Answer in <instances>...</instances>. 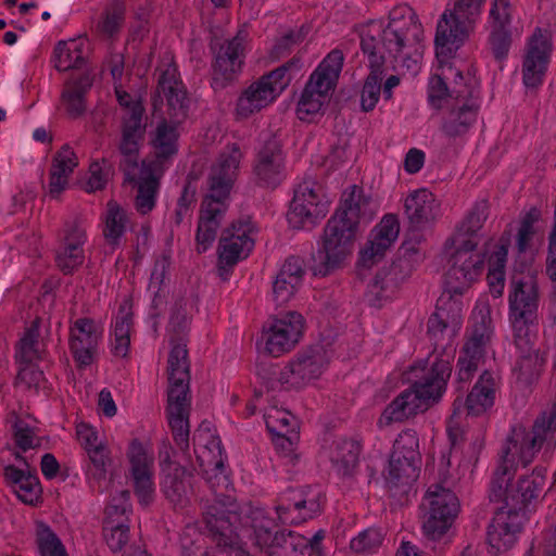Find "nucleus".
Segmentation results:
<instances>
[{
  "label": "nucleus",
  "mask_w": 556,
  "mask_h": 556,
  "mask_svg": "<svg viewBox=\"0 0 556 556\" xmlns=\"http://www.w3.org/2000/svg\"><path fill=\"white\" fill-rule=\"evenodd\" d=\"M491 332L490 308L489 304L483 301L478 303L473 309V329L458 358V383L471 380L483 362Z\"/></svg>",
  "instance_id": "nucleus-14"
},
{
  "label": "nucleus",
  "mask_w": 556,
  "mask_h": 556,
  "mask_svg": "<svg viewBox=\"0 0 556 556\" xmlns=\"http://www.w3.org/2000/svg\"><path fill=\"white\" fill-rule=\"evenodd\" d=\"M375 213L374 203L361 188L352 186L344 191L340 207L325 227L316 275L326 276L346 261L352 254L358 226L368 223Z\"/></svg>",
  "instance_id": "nucleus-2"
},
{
  "label": "nucleus",
  "mask_w": 556,
  "mask_h": 556,
  "mask_svg": "<svg viewBox=\"0 0 556 556\" xmlns=\"http://www.w3.org/2000/svg\"><path fill=\"white\" fill-rule=\"evenodd\" d=\"M452 357V353H445V357L432 356V359L428 358L424 365L414 366L412 374L415 380L412 388L400 393L384 408L379 424L389 426L392 422H401L427 409L430 403L439 400L451 376Z\"/></svg>",
  "instance_id": "nucleus-3"
},
{
  "label": "nucleus",
  "mask_w": 556,
  "mask_h": 556,
  "mask_svg": "<svg viewBox=\"0 0 556 556\" xmlns=\"http://www.w3.org/2000/svg\"><path fill=\"white\" fill-rule=\"evenodd\" d=\"M421 528L431 541L441 540L453 526L460 510L455 492L441 483L431 484L421 501Z\"/></svg>",
  "instance_id": "nucleus-11"
},
{
  "label": "nucleus",
  "mask_w": 556,
  "mask_h": 556,
  "mask_svg": "<svg viewBox=\"0 0 556 556\" xmlns=\"http://www.w3.org/2000/svg\"><path fill=\"white\" fill-rule=\"evenodd\" d=\"M391 456H394V462L403 457L406 460L420 463L419 441L414 430H405L399 434Z\"/></svg>",
  "instance_id": "nucleus-56"
},
{
  "label": "nucleus",
  "mask_w": 556,
  "mask_h": 556,
  "mask_svg": "<svg viewBox=\"0 0 556 556\" xmlns=\"http://www.w3.org/2000/svg\"><path fill=\"white\" fill-rule=\"evenodd\" d=\"M422 27L416 16L406 4L393 8L389 13L388 24L382 26L380 22L370 23L362 33L361 47L368 56L370 67H381L386 54L395 63L400 60L405 48L421 40Z\"/></svg>",
  "instance_id": "nucleus-4"
},
{
  "label": "nucleus",
  "mask_w": 556,
  "mask_h": 556,
  "mask_svg": "<svg viewBox=\"0 0 556 556\" xmlns=\"http://www.w3.org/2000/svg\"><path fill=\"white\" fill-rule=\"evenodd\" d=\"M190 317L188 315L187 303L176 302L172 308L167 332L169 342L186 341L189 330Z\"/></svg>",
  "instance_id": "nucleus-54"
},
{
  "label": "nucleus",
  "mask_w": 556,
  "mask_h": 556,
  "mask_svg": "<svg viewBox=\"0 0 556 556\" xmlns=\"http://www.w3.org/2000/svg\"><path fill=\"white\" fill-rule=\"evenodd\" d=\"M43 354V344L39 341V321L35 320L20 339L16 346L15 358L26 365L42 359Z\"/></svg>",
  "instance_id": "nucleus-46"
},
{
  "label": "nucleus",
  "mask_w": 556,
  "mask_h": 556,
  "mask_svg": "<svg viewBox=\"0 0 556 556\" xmlns=\"http://www.w3.org/2000/svg\"><path fill=\"white\" fill-rule=\"evenodd\" d=\"M381 81V67H371V72L365 80L361 94V105L363 111L369 112L375 109L380 98Z\"/></svg>",
  "instance_id": "nucleus-58"
},
{
  "label": "nucleus",
  "mask_w": 556,
  "mask_h": 556,
  "mask_svg": "<svg viewBox=\"0 0 556 556\" xmlns=\"http://www.w3.org/2000/svg\"><path fill=\"white\" fill-rule=\"evenodd\" d=\"M86 241V228L80 220L73 219L65 223L61 245L55 257L56 264L62 271L70 274L83 264Z\"/></svg>",
  "instance_id": "nucleus-30"
},
{
  "label": "nucleus",
  "mask_w": 556,
  "mask_h": 556,
  "mask_svg": "<svg viewBox=\"0 0 556 556\" xmlns=\"http://www.w3.org/2000/svg\"><path fill=\"white\" fill-rule=\"evenodd\" d=\"M103 329L89 318H78L71 326L70 350L78 367L92 364L102 339Z\"/></svg>",
  "instance_id": "nucleus-26"
},
{
  "label": "nucleus",
  "mask_w": 556,
  "mask_h": 556,
  "mask_svg": "<svg viewBox=\"0 0 556 556\" xmlns=\"http://www.w3.org/2000/svg\"><path fill=\"white\" fill-rule=\"evenodd\" d=\"M125 10L124 0H112L103 12L99 24L100 31L110 37L117 34L124 24Z\"/></svg>",
  "instance_id": "nucleus-57"
},
{
  "label": "nucleus",
  "mask_w": 556,
  "mask_h": 556,
  "mask_svg": "<svg viewBox=\"0 0 556 556\" xmlns=\"http://www.w3.org/2000/svg\"><path fill=\"white\" fill-rule=\"evenodd\" d=\"M342 51L334 49L320 62L312 73L298 103V116L311 121L320 112L336 87L343 65Z\"/></svg>",
  "instance_id": "nucleus-12"
},
{
  "label": "nucleus",
  "mask_w": 556,
  "mask_h": 556,
  "mask_svg": "<svg viewBox=\"0 0 556 556\" xmlns=\"http://www.w3.org/2000/svg\"><path fill=\"white\" fill-rule=\"evenodd\" d=\"M283 156L280 142L271 134H265L263 144L257 153L254 172L267 186H275L280 180Z\"/></svg>",
  "instance_id": "nucleus-35"
},
{
  "label": "nucleus",
  "mask_w": 556,
  "mask_h": 556,
  "mask_svg": "<svg viewBox=\"0 0 556 556\" xmlns=\"http://www.w3.org/2000/svg\"><path fill=\"white\" fill-rule=\"evenodd\" d=\"M473 30L468 22L459 20L446 9L438 21L435 33L437 56L446 58L455 52Z\"/></svg>",
  "instance_id": "nucleus-33"
},
{
  "label": "nucleus",
  "mask_w": 556,
  "mask_h": 556,
  "mask_svg": "<svg viewBox=\"0 0 556 556\" xmlns=\"http://www.w3.org/2000/svg\"><path fill=\"white\" fill-rule=\"evenodd\" d=\"M419 465L420 463L418 462L406 460L403 457L399 462H394V456H391L386 473V481L389 488L410 485L418 477Z\"/></svg>",
  "instance_id": "nucleus-47"
},
{
  "label": "nucleus",
  "mask_w": 556,
  "mask_h": 556,
  "mask_svg": "<svg viewBox=\"0 0 556 556\" xmlns=\"http://www.w3.org/2000/svg\"><path fill=\"white\" fill-rule=\"evenodd\" d=\"M508 300L514 334L536 333L539 291L535 280L530 276L514 278Z\"/></svg>",
  "instance_id": "nucleus-15"
},
{
  "label": "nucleus",
  "mask_w": 556,
  "mask_h": 556,
  "mask_svg": "<svg viewBox=\"0 0 556 556\" xmlns=\"http://www.w3.org/2000/svg\"><path fill=\"white\" fill-rule=\"evenodd\" d=\"M254 231L249 218L240 219L225 229L218 244L219 264L231 267L247 258L254 247Z\"/></svg>",
  "instance_id": "nucleus-25"
},
{
  "label": "nucleus",
  "mask_w": 556,
  "mask_h": 556,
  "mask_svg": "<svg viewBox=\"0 0 556 556\" xmlns=\"http://www.w3.org/2000/svg\"><path fill=\"white\" fill-rule=\"evenodd\" d=\"M227 513L243 531L249 534L253 544L264 556H307V538L295 532H275V519L263 507L252 503L239 505L227 498Z\"/></svg>",
  "instance_id": "nucleus-7"
},
{
  "label": "nucleus",
  "mask_w": 556,
  "mask_h": 556,
  "mask_svg": "<svg viewBox=\"0 0 556 556\" xmlns=\"http://www.w3.org/2000/svg\"><path fill=\"white\" fill-rule=\"evenodd\" d=\"M507 242L501 243L489 257L488 281L491 293L498 298L505 287V266L507 261Z\"/></svg>",
  "instance_id": "nucleus-48"
},
{
  "label": "nucleus",
  "mask_w": 556,
  "mask_h": 556,
  "mask_svg": "<svg viewBox=\"0 0 556 556\" xmlns=\"http://www.w3.org/2000/svg\"><path fill=\"white\" fill-rule=\"evenodd\" d=\"M304 263L300 257H288L273 283V298L277 305L289 302L302 283Z\"/></svg>",
  "instance_id": "nucleus-38"
},
{
  "label": "nucleus",
  "mask_w": 556,
  "mask_h": 556,
  "mask_svg": "<svg viewBox=\"0 0 556 556\" xmlns=\"http://www.w3.org/2000/svg\"><path fill=\"white\" fill-rule=\"evenodd\" d=\"M404 211L409 223L416 228H421L440 215V203L432 192L421 188L405 198Z\"/></svg>",
  "instance_id": "nucleus-37"
},
{
  "label": "nucleus",
  "mask_w": 556,
  "mask_h": 556,
  "mask_svg": "<svg viewBox=\"0 0 556 556\" xmlns=\"http://www.w3.org/2000/svg\"><path fill=\"white\" fill-rule=\"evenodd\" d=\"M320 510L318 493L309 486L285 491L278 498L276 514L282 523L298 525L312 519Z\"/></svg>",
  "instance_id": "nucleus-24"
},
{
  "label": "nucleus",
  "mask_w": 556,
  "mask_h": 556,
  "mask_svg": "<svg viewBox=\"0 0 556 556\" xmlns=\"http://www.w3.org/2000/svg\"><path fill=\"white\" fill-rule=\"evenodd\" d=\"M91 86L89 76H81L77 81L68 83L62 92V101L66 108L67 113L72 117L80 116L85 110L84 97Z\"/></svg>",
  "instance_id": "nucleus-50"
},
{
  "label": "nucleus",
  "mask_w": 556,
  "mask_h": 556,
  "mask_svg": "<svg viewBox=\"0 0 556 556\" xmlns=\"http://www.w3.org/2000/svg\"><path fill=\"white\" fill-rule=\"evenodd\" d=\"M400 226L394 215L384 216L372 229L366 247L361 252V262L364 266H371L383 256L386 251L397 239Z\"/></svg>",
  "instance_id": "nucleus-36"
},
{
  "label": "nucleus",
  "mask_w": 556,
  "mask_h": 556,
  "mask_svg": "<svg viewBox=\"0 0 556 556\" xmlns=\"http://www.w3.org/2000/svg\"><path fill=\"white\" fill-rule=\"evenodd\" d=\"M89 460L87 476L93 481L101 482L106 479L108 468L112 463L111 452L106 443L93 446L86 452Z\"/></svg>",
  "instance_id": "nucleus-53"
},
{
  "label": "nucleus",
  "mask_w": 556,
  "mask_h": 556,
  "mask_svg": "<svg viewBox=\"0 0 556 556\" xmlns=\"http://www.w3.org/2000/svg\"><path fill=\"white\" fill-rule=\"evenodd\" d=\"M552 45L547 31L536 29L528 42V50L523 60L522 79L527 88H536L543 83Z\"/></svg>",
  "instance_id": "nucleus-27"
},
{
  "label": "nucleus",
  "mask_w": 556,
  "mask_h": 556,
  "mask_svg": "<svg viewBox=\"0 0 556 556\" xmlns=\"http://www.w3.org/2000/svg\"><path fill=\"white\" fill-rule=\"evenodd\" d=\"M170 260L168 256H162L154 263L148 291L152 298V304L157 307L168 293Z\"/></svg>",
  "instance_id": "nucleus-49"
},
{
  "label": "nucleus",
  "mask_w": 556,
  "mask_h": 556,
  "mask_svg": "<svg viewBox=\"0 0 556 556\" xmlns=\"http://www.w3.org/2000/svg\"><path fill=\"white\" fill-rule=\"evenodd\" d=\"M78 160L73 149L65 144L53 156L49 170L48 195L59 199L68 187V180Z\"/></svg>",
  "instance_id": "nucleus-39"
},
{
  "label": "nucleus",
  "mask_w": 556,
  "mask_h": 556,
  "mask_svg": "<svg viewBox=\"0 0 556 556\" xmlns=\"http://www.w3.org/2000/svg\"><path fill=\"white\" fill-rule=\"evenodd\" d=\"M543 445H556V403L538 417L531 431L523 427L514 428L501 448L491 493L494 500L502 498L506 505L498 508L488 529V543L494 553L505 552L517 542L525 516L521 507L508 505V484L517 466L529 465Z\"/></svg>",
  "instance_id": "nucleus-1"
},
{
  "label": "nucleus",
  "mask_w": 556,
  "mask_h": 556,
  "mask_svg": "<svg viewBox=\"0 0 556 556\" xmlns=\"http://www.w3.org/2000/svg\"><path fill=\"white\" fill-rule=\"evenodd\" d=\"M484 0H455L448 12L464 22H468L473 28L477 18L480 16Z\"/></svg>",
  "instance_id": "nucleus-64"
},
{
  "label": "nucleus",
  "mask_w": 556,
  "mask_h": 556,
  "mask_svg": "<svg viewBox=\"0 0 556 556\" xmlns=\"http://www.w3.org/2000/svg\"><path fill=\"white\" fill-rule=\"evenodd\" d=\"M187 341L170 343L167 359L168 391L166 415L177 446L185 453L189 450V362Z\"/></svg>",
  "instance_id": "nucleus-8"
},
{
  "label": "nucleus",
  "mask_w": 556,
  "mask_h": 556,
  "mask_svg": "<svg viewBox=\"0 0 556 556\" xmlns=\"http://www.w3.org/2000/svg\"><path fill=\"white\" fill-rule=\"evenodd\" d=\"M88 42L85 38L60 41L54 49V66L60 72L79 68L85 61Z\"/></svg>",
  "instance_id": "nucleus-45"
},
{
  "label": "nucleus",
  "mask_w": 556,
  "mask_h": 556,
  "mask_svg": "<svg viewBox=\"0 0 556 556\" xmlns=\"http://www.w3.org/2000/svg\"><path fill=\"white\" fill-rule=\"evenodd\" d=\"M242 153L237 144L227 147L212 166L208 175V193L201 206L197 229V250L205 252L215 241L227 199L237 177Z\"/></svg>",
  "instance_id": "nucleus-6"
},
{
  "label": "nucleus",
  "mask_w": 556,
  "mask_h": 556,
  "mask_svg": "<svg viewBox=\"0 0 556 556\" xmlns=\"http://www.w3.org/2000/svg\"><path fill=\"white\" fill-rule=\"evenodd\" d=\"M383 541V533L377 528H368L359 532L350 542V548L356 554H372Z\"/></svg>",
  "instance_id": "nucleus-60"
},
{
  "label": "nucleus",
  "mask_w": 556,
  "mask_h": 556,
  "mask_svg": "<svg viewBox=\"0 0 556 556\" xmlns=\"http://www.w3.org/2000/svg\"><path fill=\"white\" fill-rule=\"evenodd\" d=\"M176 125L172 123L170 125L163 121L156 127L155 138L153 140L156 160L154 162L157 163V168L161 169V159H166L177 151L176 141L178 138V134L176 130Z\"/></svg>",
  "instance_id": "nucleus-51"
},
{
  "label": "nucleus",
  "mask_w": 556,
  "mask_h": 556,
  "mask_svg": "<svg viewBox=\"0 0 556 556\" xmlns=\"http://www.w3.org/2000/svg\"><path fill=\"white\" fill-rule=\"evenodd\" d=\"M104 539L114 553L122 551L129 540V523H104Z\"/></svg>",
  "instance_id": "nucleus-63"
},
{
  "label": "nucleus",
  "mask_w": 556,
  "mask_h": 556,
  "mask_svg": "<svg viewBox=\"0 0 556 556\" xmlns=\"http://www.w3.org/2000/svg\"><path fill=\"white\" fill-rule=\"evenodd\" d=\"M131 503L129 491L123 490L113 495L105 508L104 523H129Z\"/></svg>",
  "instance_id": "nucleus-55"
},
{
  "label": "nucleus",
  "mask_w": 556,
  "mask_h": 556,
  "mask_svg": "<svg viewBox=\"0 0 556 556\" xmlns=\"http://www.w3.org/2000/svg\"><path fill=\"white\" fill-rule=\"evenodd\" d=\"M470 460H462L456 468H452L451 455L446 456L445 454H443L441 457L439 470V475L442 479L441 484L452 489V486H454L457 482H459L470 472Z\"/></svg>",
  "instance_id": "nucleus-61"
},
{
  "label": "nucleus",
  "mask_w": 556,
  "mask_h": 556,
  "mask_svg": "<svg viewBox=\"0 0 556 556\" xmlns=\"http://www.w3.org/2000/svg\"><path fill=\"white\" fill-rule=\"evenodd\" d=\"M3 478L7 485L23 503L35 504L39 500L41 488L36 475L8 465L3 468Z\"/></svg>",
  "instance_id": "nucleus-41"
},
{
  "label": "nucleus",
  "mask_w": 556,
  "mask_h": 556,
  "mask_svg": "<svg viewBox=\"0 0 556 556\" xmlns=\"http://www.w3.org/2000/svg\"><path fill=\"white\" fill-rule=\"evenodd\" d=\"M329 364L327 351L316 345L298 353L279 372L278 381L286 389H302L318 379Z\"/></svg>",
  "instance_id": "nucleus-17"
},
{
  "label": "nucleus",
  "mask_w": 556,
  "mask_h": 556,
  "mask_svg": "<svg viewBox=\"0 0 556 556\" xmlns=\"http://www.w3.org/2000/svg\"><path fill=\"white\" fill-rule=\"evenodd\" d=\"M329 201L321 187L313 179H306L294 190L288 213V220L294 228L312 227L328 212Z\"/></svg>",
  "instance_id": "nucleus-18"
},
{
  "label": "nucleus",
  "mask_w": 556,
  "mask_h": 556,
  "mask_svg": "<svg viewBox=\"0 0 556 556\" xmlns=\"http://www.w3.org/2000/svg\"><path fill=\"white\" fill-rule=\"evenodd\" d=\"M496 379L490 371H484L467 396L468 414L480 415L493 406L496 394Z\"/></svg>",
  "instance_id": "nucleus-42"
},
{
  "label": "nucleus",
  "mask_w": 556,
  "mask_h": 556,
  "mask_svg": "<svg viewBox=\"0 0 556 556\" xmlns=\"http://www.w3.org/2000/svg\"><path fill=\"white\" fill-rule=\"evenodd\" d=\"M163 478L161 486L166 498L176 507H185L191 495L190 476L180 465L169 460V452L165 447L160 452Z\"/></svg>",
  "instance_id": "nucleus-31"
},
{
  "label": "nucleus",
  "mask_w": 556,
  "mask_h": 556,
  "mask_svg": "<svg viewBox=\"0 0 556 556\" xmlns=\"http://www.w3.org/2000/svg\"><path fill=\"white\" fill-rule=\"evenodd\" d=\"M473 260L462 266L453 264L445 275L444 290L437 302V309L428 320V334L433 341L434 351L452 346L453 340L462 326L464 303L462 295L481 275Z\"/></svg>",
  "instance_id": "nucleus-5"
},
{
  "label": "nucleus",
  "mask_w": 556,
  "mask_h": 556,
  "mask_svg": "<svg viewBox=\"0 0 556 556\" xmlns=\"http://www.w3.org/2000/svg\"><path fill=\"white\" fill-rule=\"evenodd\" d=\"M157 96L166 99L167 113L172 123L179 124L186 118L189 101L175 65L168 64L162 71L159 78Z\"/></svg>",
  "instance_id": "nucleus-32"
},
{
  "label": "nucleus",
  "mask_w": 556,
  "mask_h": 556,
  "mask_svg": "<svg viewBox=\"0 0 556 556\" xmlns=\"http://www.w3.org/2000/svg\"><path fill=\"white\" fill-rule=\"evenodd\" d=\"M127 458L135 495L141 506L148 507L155 497L153 453L139 440L135 439L127 450Z\"/></svg>",
  "instance_id": "nucleus-19"
},
{
  "label": "nucleus",
  "mask_w": 556,
  "mask_h": 556,
  "mask_svg": "<svg viewBox=\"0 0 556 556\" xmlns=\"http://www.w3.org/2000/svg\"><path fill=\"white\" fill-rule=\"evenodd\" d=\"M536 333L514 334V342L518 356L514 366V376L521 386H529L534 382L544 366L545 359L534 348Z\"/></svg>",
  "instance_id": "nucleus-29"
},
{
  "label": "nucleus",
  "mask_w": 556,
  "mask_h": 556,
  "mask_svg": "<svg viewBox=\"0 0 556 556\" xmlns=\"http://www.w3.org/2000/svg\"><path fill=\"white\" fill-rule=\"evenodd\" d=\"M193 443L199 466L211 486L227 488L229 481L224 473L225 456L222 441L211 429L210 424H202L195 430Z\"/></svg>",
  "instance_id": "nucleus-16"
},
{
  "label": "nucleus",
  "mask_w": 556,
  "mask_h": 556,
  "mask_svg": "<svg viewBox=\"0 0 556 556\" xmlns=\"http://www.w3.org/2000/svg\"><path fill=\"white\" fill-rule=\"evenodd\" d=\"M208 530L216 543L214 554L201 545L193 548L188 546L187 540L181 539V547L185 556H248V553L240 545V534L236 532L238 523L227 513L226 502L217 498L204 513Z\"/></svg>",
  "instance_id": "nucleus-10"
},
{
  "label": "nucleus",
  "mask_w": 556,
  "mask_h": 556,
  "mask_svg": "<svg viewBox=\"0 0 556 556\" xmlns=\"http://www.w3.org/2000/svg\"><path fill=\"white\" fill-rule=\"evenodd\" d=\"M300 61L292 59L253 81L242 90L237 99L236 117L238 119H247L273 103L290 84L293 75L300 72Z\"/></svg>",
  "instance_id": "nucleus-9"
},
{
  "label": "nucleus",
  "mask_w": 556,
  "mask_h": 556,
  "mask_svg": "<svg viewBox=\"0 0 556 556\" xmlns=\"http://www.w3.org/2000/svg\"><path fill=\"white\" fill-rule=\"evenodd\" d=\"M545 468L538 466L530 475L520 477L516 489L518 498L513 494V490H509L508 488L506 493L508 501L510 500L511 502H516L511 506L522 508L525 504L536 498L545 484ZM510 482L511 480L509 481L508 486L510 485Z\"/></svg>",
  "instance_id": "nucleus-44"
},
{
  "label": "nucleus",
  "mask_w": 556,
  "mask_h": 556,
  "mask_svg": "<svg viewBox=\"0 0 556 556\" xmlns=\"http://www.w3.org/2000/svg\"><path fill=\"white\" fill-rule=\"evenodd\" d=\"M468 74L464 76L458 70L448 65L443 67L441 75H433L428 84V101L434 109H445L450 105V100L462 97L469 87Z\"/></svg>",
  "instance_id": "nucleus-28"
},
{
  "label": "nucleus",
  "mask_w": 556,
  "mask_h": 556,
  "mask_svg": "<svg viewBox=\"0 0 556 556\" xmlns=\"http://www.w3.org/2000/svg\"><path fill=\"white\" fill-rule=\"evenodd\" d=\"M247 39V30L240 29L232 39L220 45L214 62L216 81H230L241 71Z\"/></svg>",
  "instance_id": "nucleus-34"
},
{
  "label": "nucleus",
  "mask_w": 556,
  "mask_h": 556,
  "mask_svg": "<svg viewBox=\"0 0 556 556\" xmlns=\"http://www.w3.org/2000/svg\"><path fill=\"white\" fill-rule=\"evenodd\" d=\"M114 86L117 101L125 110L119 151L122 155H128V161H130L134 153L139 152L140 142L144 135L143 108L141 102L124 91L121 85Z\"/></svg>",
  "instance_id": "nucleus-23"
},
{
  "label": "nucleus",
  "mask_w": 556,
  "mask_h": 556,
  "mask_svg": "<svg viewBox=\"0 0 556 556\" xmlns=\"http://www.w3.org/2000/svg\"><path fill=\"white\" fill-rule=\"evenodd\" d=\"M304 319L301 314L289 312L274 319L264 329L261 338L265 353L278 357L290 352L300 341Z\"/></svg>",
  "instance_id": "nucleus-22"
},
{
  "label": "nucleus",
  "mask_w": 556,
  "mask_h": 556,
  "mask_svg": "<svg viewBox=\"0 0 556 556\" xmlns=\"http://www.w3.org/2000/svg\"><path fill=\"white\" fill-rule=\"evenodd\" d=\"M486 217V201L478 202L456 228L455 233L444 243L443 251L450 263L467 266L469 262L476 260L478 261L477 269L482 270L483 257L476 253L475 249L478 245L477 232L483 226Z\"/></svg>",
  "instance_id": "nucleus-13"
},
{
  "label": "nucleus",
  "mask_w": 556,
  "mask_h": 556,
  "mask_svg": "<svg viewBox=\"0 0 556 556\" xmlns=\"http://www.w3.org/2000/svg\"><path fill=\"white\" fill-rule=\"evenodd\" d=\"M138 153L135 152L132 160L128 155H122L121 167L126 180L135 181L138 185L136 197V208L141 214L149 213L155 205V198L159 189V177L161 169L156 162H138Z\"/></svg>",
  "instance_id": "nucleus-20"
},
{
  "label": "nucleus",
  "mask_w": 556,
  "mask_h": 556,
  "mask_svg": "<svg viewBox=\"0 0 556 556\" xmlns=\"http://www.w3.org/2000/svg\"><path fill=\"white\" fill-rule=\"evenodd\" d=\"M35 539L40 556H67L62 541L45 522H36Z\"/></svg>",
  "instance_id": "nucleus-52"
},
{
  "label": "nucleus",
  "mask_w": 556,
  "mask_h": 556,
  "mask_svg": "<svg viewBox=\"0 0 556 556\" xmlns=\"http://www.w3.org/2000/svg\"><path fill=\"white\" fill-rule=\"evenodd\" d=\"M103 222L104 239L114 249L121 244L122 238L128 229L127 213L116 201H109L103 215Z\"/></svg>",
  "instance_id": "nucleus-43"
},
{
  "label": "nucleus",
  "mask_w": 556,
  "mask_h": 556,
  "mask_svg": "<svg viewBox=\"0 0 556 556\" xmlns=\"http://www.w3.org/2000/svg\"><path fill=\"white\" fill-rule=\"evenodd\" d=\"M361 454V445L356 440L337 438L325 450V455L331 463L332 469L338 476H351Z\"/></svg>",
  "instance_id": "nucleus-40"
},
{
  "label": "nucleus",
  "mask_w": 556,
  "mask_h": 556,
  "mask_svg": "<svg viewBox=\"0 0 556 556\" xmlns=\"http://www.w3.org/2000/svg\"><path fill=\"white\" fill-rule=\"evenodd\" d=\"M542 218L541 211L533 206L521 217L517 233V249L519 253L526 252L535 235L534 225Z\"/></svg>",
  "instance_id": "nucleus-59"
},
{
  "label": "nucleus",
  "mask_w": 556,
  "mask_h": 556,
  "mask_svg": "<svg viewBox=\"0 0 556 556\" xmlns=\"http://www.w3.org/2000/svg\"><path fill=\"white\" fill-rule=\"evenodd\" d=\"M466 92L455 100H450V105L442 122V131L447 137H458L468 131L475 123L480 108L479 83L476 77H469Z\"/></svg>",
  "instance_id": "nucleus-21"
},
{
  "label": "nucleus",
  "mask_w": 556,
  "mask_h": 556,
  "mask_svg": "<svg viewBox=\"0 0 556 556\" xmlns=\"http://www.w3.org/2000/svg\"><path fill=\"white\" fill-rule=\"evenodd\" d=\"M265 424L269 432L278 437H287L295 429V418L290 413L273 409L265 415Z\"/></svg>",
  "instance_id": "nucleus-62"
}]
</instances>
